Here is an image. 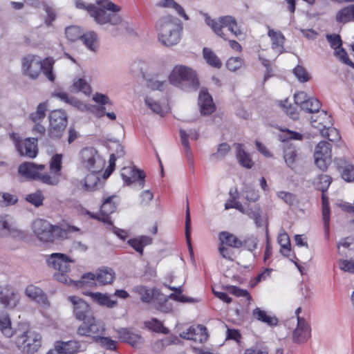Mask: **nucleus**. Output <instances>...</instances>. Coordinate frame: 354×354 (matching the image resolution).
<instances>
[{"label": "nucleus", "instance_id": "nucleus-21", "mask_svg": "<svg viewBox=\"0 0 354 354\" xmlns=\"http://www.w3.org/2000/svg\"><path fill=\"white\" fill-rule=\"evenodd\" d=\"M68 299L73 306V315L77 319L82 321L92 315L89 313L88 305L82 299L76 296H70Z\"/></svg>", "mask_w": 354, "mask_h": 354}, {"label": "nucleus", "instance_id": "nucleus-59", "mask_svg": "<svg viewBox=\"0 0 354 354\" xmlns=\"http://www.w3.org/2000/svg\"><path fill=\"white\" fill-rule=\"evenodd\" d=\"M243 59L239 57H230L226 62L227 68L231 71H235L243 65Z\"/></svg>", "mask_w": 354, "mask_h": 354}, {"label": "nucleus", "instance_id": "nucleus-60", "mask_svg": "<svg viewBox=\"0 0 354 354\" xmlns=\"http://www.w3.org/2000/svg\"><path fill=\"white\" fill-rule=\"evenodd\" d=\"M334 54L343 63L354 68V63L349 59L347 53L344 48L341 47L338 49H336L334 52Z\"/></svg>", "mask_w": 354, "mask_h": 354}, {"label": "nucleus", "instance_id": "nucleus-15", "mask_svg": "<svg viewBox=\"0 0 354 354\" xmlns=\"http://www.w3.org/2000/svg\"><path fill=\"white\" fill-rule=\"evenodd\" d=\"M20 302V295L10 285L0 286V304L7 309L16 308Z\"/></svg>", "mask_w": 354, "mask_h": 354}, {"label": "nucleus", "instance_id": "nucleus-19", "mask_svg": "<svg viewBox=\"0 0 354 354\" xmlns=\"http://www.w3.org/2000/svg\"><path fill=\"white\" fill-rule=\"evenodd\" d=\"M121 176L127 185L139 180L140 186L142 188L144 187L145 174L142 170L138 169L134 167H124L121 170Z\"/></svg>", "mask_w": 354, "mask_h": 354}, {"label": "nucleus", "instance_id": "nucleus-12", "mask_svg": "<svg viewBox=\"0 0 354 354\" xmlns=\"http://www.w3.org/2000/svg\"><path fill=\"white\" fill-rule=\"evenodd\" d=\"M82 321L77 329V334L80 336L93 337L95 341V337H100L105 331L104 323L96 319L93 315Z\"/></svg>", "mask_w": 354, "mask_h": 354}, {"label": "nucleus", "instance_id": "nucleus-64", "mask_svg": "<svg viewBox=\"0 0 354 354\" xmlns=\"http://www.w3.org/2000/svg\"><path fill=\"white\" fill-rule=\"evenodd\" d=\"M339 268L340 270L354 273V261L352 260L339 259L338 261Z\"/></svg>", "mask_w": 354, "mask_h": 354}, {"label": "nucleus", "instance_id": "nucleus-44", "mask_svg": "<svg viewBox=\"0 0 354 354\" xmlns=\"http://www.w3.org/2000/svg\"><path fill=\"white\" fill-rule=\"evenodd\" d=\"M71 91L73 92H82L85 95H90L91 88L90 85L83 78H79L74 81Z\"/></svg>", "mask_w": 354, "mask_h": 354}, {"label": "nucleus", "instance_id": "nucleus-25", "mask_svg": "<svg viewBox=\"0 0 354 354\" xmlns=\"http://www.w3.org/2000/svg\"><path fill=\"white\" fill-rule=\"evenodd\" d=\"M198 105L203 115H209L215 110L212 96L205 90H201L199 93Z\"/></svg>", "mask_w": 354, "mask_h": 354}, {"label": "nucleus", "instance_id": "nucleus-47", "mask_svg": "<svg viewBox=\"0 0 354 354\" xmlns=\"http://www.w3.org/2000/svg\"><path fill=\"white\" fill-rule=\"evenodd\" d=\"M133 292L137 293L142 302L148 303L153 297V294L149 288L144 286H137L133 288Z\"/></svg>", "mask_w": 354, "mask_h": 354}, {"label": "nucleus", "instance_id": "nucleus-20", "mask_svg": "<svg viewBox=\"0 0 354 354\" xmlns=\"http://www.w3.org/2000/svg\"><path fill=\"white\" fill-rule=\"evenodd\" d=\"M45 169L43 164L37 165L31 162H25L18 167L19 174L24 178L30 180H38L40 171Z\"/></svg>", "mask_w": 354, "mask_h": 354}, {"label": "nucleus", "instance_id": "nucleus-13", "mask_svg": "<svg viewBox=\"0 0 354 354\" xmlns=\"http://www.w3.org/2000/svg\"><path fill=\"white\" fill-rule=\"evenodd\" d=\"M41 335L34 331L26 330L17 335L15 343L19 348L27 353L37 352L41 346Z\"/></svg>", "mask_w": 354, "mask_h": 354}, {"label": "nucleus", "instance_id": "nucleus-7", "mask_svg": "<svg viewBox=\"0 0 354 354\" xmlns=\"http://www.w3.org/2000/svg\"><path fill=\"white\" fill-rule=\"evenodd\" d=\"M48 266L55 270L54 278L63 283L69 286H76L77 281H73L68 277V272L71 271V265L74 261L67 255L62 253H53L46 259Z\"/></svg>", "mask_w": 354, "mask_h": 354}, {"label": "nucleus", "instance_id": "nucleus-1", "mask_svg": "<svg viewBox=\"0 0 354 354\" xmlns=\"http://www.w3.org/2000/svg\"><path fill=\"white\" fill-rule=\"evenodd\" d=\"M32 230L39 241L53 242L57 239H68L71 233L78 232L80 229L68 224L52 225L46 220L37 219L32 224Z\"/></svg>", "mask_w": 354, "mask_h": 354}, {"label": "nucleus", "instance_id": "nucleus-26", "mask_svg": "<svg viewBox=\"0 0 354 354\" xmlns=\"http://www.w3.org/2000/svg\"><path fill=\"white\" fill-rule=\"evenodd\" d=\"M268 35L271 39L272 48L278 54L284 52L285 37L279 30L268 28Z\"/></svg>", "mask_w": 354, "mask_h": 354}, {"label": "nucleus", "instance_id": "nucleus-42", "mask_svg": "<svg viewBox=\"0 0 354 354\" xmlns=\"http://www.w3.org/2000/svg\"><path fill=\"white\" fill-rule=\"evenodd\" d=\"M48 105L46 102H42L37 105L35 111L31 113L29 115L30 120L32 122H41L46 117Z\"/></svg>", "mask_w": 354, "mask_h": 354}, {"label": "nucleus", "instance_id": "nucleus-34", "mask_svg": "<svg viewBox=\"0 0 354 354\" xmlns=\"http://www.w3.org/2000/svg\"><path fill=\"white\" fill-rule=\"evenodd\" d=\"M317 113L319 114L316 116V118H314L313 117L311 118V123L313 126L321 130L332 125L331 117L326 111H322L319 112V110Z\"/></svg>", "mask_w": 354, "mask_h": 354}, {"label": "nucleus", "instance_id": "nucleus-2", "mask_svg": "<svg viewBox=\"0 0 354 354\" xmlns=\"http://www.w3.org/2000/svg\"><path fill=\"white\" fill-rule=\"evenodd\" d=\"M54 64L55 60L52 57H46L41 60L37 55H28L21 59V72L30 79L36 80L43 71L46 77L53 82L55 80L53 71Z\"/></svg>", "mask_w": 354, "mask_h": 354}, {"label": "nucleus", "instance_id": "nucleus-39", "mask_svg": "<svg viewBox=\"0 0 354 354\" xmlns=\"http://www.w3.org/2000/svg\"><path fill=\"white\" fill-rule=\"evenodd\" d=\"M0 330L7 337H11L14 334L10 319L8 315L3 312L0 313Z\"/></svg>", "mask_w": 354, "mask_h": 354}, {"label": "nucleus", "instance_id": "nucleus-57", "mask_svg": "<svg viewBox=\"0 0 354 354\" xmlns=\"http://www.w3.org/2000/svg\"><path fill=\"white\" fill-rule=\"evenodd\" d=\"M145 102L146 105L154 113L160 115V116H162L164 114L163 109L160 104L154 100L153 99L146 97L145 100Z\"/></svg>", "mask_w": 354, "mask_h": 354}, {"label": "nucleus", "instance_id": "nucleus-58", "mask_svg": "<svg viewBox=\"0 0 354 354\" xmlns=\"http://www.w3.org/2000/svg\"><path fill=\"white\" fill-rule=\"evenodd\" d=\"M231 147L225 142L218 145L216 152L212 154V157L215 159H222L224 158L230 151Z\"/></svg>", "mask_w": 354, "mask_h": 354}, {"label": "nucleus", "instance_id": "nucleus-24", "mask_svg": "<svg viewBox=\"0 0 354 354\" xmlns=\"http://www.w3.org/2000/svg\"><path fill=\"white\" fill-rule=\"evenodd\" d=\"M55 349L60 354H76L83 350L80 342L72 340L68 342H56Z\"/></svg>", "mask_w": 354, "mask_h": 354}, {"label": "nucleus", "instance_id": "nucleus-11", "mask_svg": "<svg viewBox=\"0 0 354 354\" xmlns=\"http://www.w3.org/2000/svg\"><path fill=\"white\" fill-rule=\"evenodd\" d=\"M48 118V136L53 139L61 138L68 124L66 113L61 109H56L50 113Z\"/></svg>", "mask_w": 354, "mask_h": 354}, {"label": "nucleus", "instance_id": "nucleus-31", "mask_svg": "<svg viewBox=\"0 0 354 354\" xmlns=\"http://www.w3.org/2000/svg\"><path fill=\"white\" fill-rule=\"evenodd\" d=\"M91 297L93 301L98 305L106 306L109 308H113L117 304V301L113 299V296L107 293L93 292L91 293Z\"/></svg>", "mask_w": 354, "mask_h": 354}, {"label": "nucleus", "instance_id": "nucleus-48", "mask_svg": "<svg viewBox=\"0 0 354 354\" xmlns=\"http://www.w3.org/2000/svg\"><path fill=\"white\" fill-rule=\"evenodd\" d=\"M62 154H55L52 156L50 160V173H55L59 175H62L61 174V169H62Z\"/></svg>", "mask_w": 354, "mask_h": 354}, {"label": "nucleus", "instance_id": "nucleus-37", "mask_svg": "<svg viewBox=\"0 0 354 354\" xmlns=\"http://www.w3.org/2000/svg\"><path fill=\"white\" fill-rule=\"evenodd\" d=\"M234 147L236 149V158L239 163L248 169L251 168L253 166V162L250 158L249 153H248L243 148V145L236 143L234 144Z\"/></svg>", "mask_w": 354, "mask_h": 354}, {"label": "nucleus", "instance_id": "nucleus-22", "mask_svg": "<svg viewBox=\"0 0 354 354\" xmlns=\"http://www.w3.org/2000/svg\"><path fill=\"white\" fill-rule=\"evenodd\" d=\"M24 294L27 297L39 304L44 308H48L50 306V302L46 295L40 288L33 284L26 286Z\"/></svg>", "mask_w": 354, "mask_h": 354}, {"label": "nucleus", "instance_id": "nucleus-52", "mask_svg": "<svg viewBox=\"0 0 354 354\" xmlns=\"http://www.w3.org/2000/svg\"><path fill=\"white\" fill-rule=\"evenodd\" d=\"M65 34L67 39L71 41H75L82 36L80 27L72 26L67 27L65 30Z\"/></svg>", "mask_w": 354, "mask_h": 354}, {"label": "nucleus", "instance_id": "nucleus-55", "mask_svg": "<svg viewBox=\"0 0 354 354\" xmlns=\"http://www.w3.org/2000/svg\"><path fill=\"white\" fill-rule=\"evenodd\" d=\"M18 201L17 196L9 193H0V206L7 207L15 204Z\"/></svg>", "mask_w": 354, "mask_h": 354}, {"label": "nucleus", "instance_id": "nucleus-36", "mask_svg": "<svg viewBox=\"0 0 354 354\" xmlns=\"http://www.w3.org/2000/svg\"><path fill=\"white\" fill-rule=\"evenodd\" d=\"M180 136L181 140V143L183 146L184 147V149L186 151L187 156L189 158L192 156L191 151H190V147L189 145L188 139H191L193 140H196L198 137L199 134L198 131L195 130H190L189 133H187L186 131L183 129L180 130Z\"/></svg>", "mask_w": 354, "mask_h": 354}, {"label": "nucleus", "instance_id": "nucleus-32", "mask_svg": "<svg viewBox=\"0 0 354 354\" xmlns=\"http://www.w3.org/2000/svg\"><path fill=\"white\" fill-rule=\"evenodd\" d=\"M337 248L340 254L354 258V237L348 236L341 239L338 243Z\"/></svg>", "mask_w": 354, "mask_h": 354}, {"label": "nucleus", "instance_id": "nucleus-29", "mask_svg": "<svg viewBox=\"0 0 354 354\" xmlns=\"http://www.w3.org/2000/svg\"><path fill=\"white\" fill-rule=\"evenodd\" d=\"M220 242L223 245L233 248H240L243 247L242 241L236 235L226 231L221 232L218 234Z\"/></svg>", "mask_w": 354, "mask_h": 354}, {"label": "nucleus", "instance_id": "nucleus-35", "mask_svg": "<svg viewBox=\"0 0 354 354\" xmlns=\"http://www.w3.org/2000/svg\"><path fill=\"white\" fill-rule=\"evenodd\" d=\"M81 41L88 50L93 52L97 51L99 48L98 37L94 31H88L83 34Z\"/></svg>", "mask_w": 354, "mask_h": 354}, {"label": "nucleus", "instance_id": "nucleus-43", "mask_svg": "<svg viewBox=\"0 0 354 354\" xmlns=\"http://www.w3.org/2000/svg\"><path fill=\"white\" fill-rule=\"evenodd\" d=\"M277 241L281 245V254L284 257H288L290 253V241L288 234L286 232L279 234Z\"/></svg>", "mask_w": 354, "mask_h": 354}, {"label": "nucleus", "instance_id": "nucleus-4", "mask_svg": "<svg viewBox=\"0 0 354 354\" xmlns=\"http://www.w3.org/2000/svg\"><path fill=\"white\" fill-rule=\"evenodd\" d=\"M80 156L82 167L91 172L84 179V189L87 191L93 190L97 186L98 180L94 174L102 170L105 165V160L93 147L82 149Z\"/></svg>", "mask_w": 354, "mask_h": 354}, {"label": "nucleus", "instance_id": "nucleus-18", "mask_svg": "<svg viewBox=\"0 0 354 354\" xmlns=\"http://www.w3.org/2000/svg\"><path fill=\"white\" fill-rule=\"evenodd\" d=\"M16 147L20 155L34 158L38 153L37 139L28 138L23 141H17Z\"/></svg>", "mask_w": 354, "mask_h": 354}, {"label": "nucleus", "instance_id": "nucleus-54", "mask_svg": "<svg viewBox=\"0 0 354 354\" xmlns=\"http://www.w3.org/2000/svg\"><path fill=\"white\" fill-rule=\"evenodd\" d=\"M95 342L106 349L114 351L116 349V342L107 337H95Z\"/></svg>", "mask_w": 354, "mask_h": 354}, {"label": "nucleus", "instance_id": "nucleus-6", "mask_svg": "<svg viewBox=\"0 0 354 354\" xmlns=\"http://www.w3.org/2000/svg\"><path fill=\"white\" fill-rule=\"evenodd\" d=\"M169 81L172 85L186 92L195 91L199 87L196 72L184 65H177L171 71Z\"/></svg>", "mask_w": 354, "mask_h": 354}, {"label": "nucleus", "instance_id": "nucleus-46", "mask_svg": "<svg viewBox=\"0 0 354 354\" xmlns=\"http://www.w3.org/2000/svg\"><path fill=\"white\" fill-rule=\"evenodd\" d=\"M203 53L204 59L209 65L218 68L221 66L220 59L211 49L204 48Z\"/></svg>", "mask_w": 354, "mask_h": 354}, {"label": "nucleus", "instance_id": "nucleus-5", "mask_svg": "<svg viewBox=\"0 0 354 354\" xmlns=\"http://www.w3.org/2000/svg\"><path fill=\"white\" fill-rule=\"evenodd\" d=\"M156 27L158 39L164 46H171L180 41L182 26L176 19L163 17L158 21Z\"/></svg>", "mask_w": 354, "mask_h": 354}, {"label": "nucleus", "instance_id": "nucleus-14", "mask_svg": "<svg viewBox=\"0 0 354 354\" xmlns=\"http://www.w3.org/2000/svg\"><path fill=\"white\" fill-rule=\"evenodd\" d=\"M331 145L326 141L319 142L315 147V163L322 171H326L331 162Z\"/></svg>", "mask_w": 354, "mask_h": 354}, {"label": "nucleus", "instance_id": "nucleus-30", "mask_svg": "<svg viewBox=\"0 0 354 354\" xmlns=\"http://www.w3.org/2000/svg\"><path fill=\"white\" fill-rule=\"evenodd\" d=\"M127 243L138 252L140 256H142L144 248L152 243V239L148 236H140L129 239Z\"/></svg>", "mask_w": 354, "mask_h": 354}, {"label": "nucleus", "instance_id": "nucleus-49", "mask_svg": "<svg viewBox=\"0 0 354 354\" xmlns=\"http://www.w3.org/2000/svg\"><path fill=\"white\" fill-rule=\"evenodd\" d=\"M26 200L36 207H39L43 205L44 196L39 190L28 194L26 196Z\"/></svg>", "mask_w": 354, "mask_h": 354}, {"label": "nucleus", "instance_id": "nucleus-38", "mask_svg": "<svg viewBox=\"0 0 354 354\" xmlns=\"http://www.w3.org/2000/svg\"><path fill=\"white\" fill-rule=\"evenodd\" d=\"M54 95L57 98L60 99L62 101H64L66 103H68L81 111H84L87 109V106L85 104L82 103V102H80V100H77L73 97L69 96L65 92H56L54 93Z\"/></svg>", "mask_w": 354, "mask_h": 354}, {"label": "nucleus", "instance_id": "nucleus-41", "mask_svg": "<svg viewBox=\"0 0 354 354\" xmlns=\"http://www.w3.org/2000/svg\"><path fill=\"white\" fill-rule=\"evenodd\" d=\"M354 19V4L341 9L336 15V20L339 23H346Z\"/></svg>", "mask_w": 354, "mask_h": 354}, {"label": "nucleus", "instance_id": "nucleus-17", "mask_svg": "<svg viewBox=\"0 0 354 354\" xmlns=\"http://www.w3.org/2000/svg\"><path fill=\"white\" fill-rule=\"evenodd\" d=\"M311 337V327L304 317H298L297 327L292 332V339L296 344L306 342Z\"/></svg>", "mask_w": 354, "mask_h": 354}, {"label": "nucleus", "instance_id": "nucleus-33", "mask_svg": "<svg viewBox=\"0 0 354 354\" xmlns=\"http://www.w3.org/2000/svg\"><path fill=\"white\" fill-rule=\"evenodd\" d=\"M252 316L255 319L270 326H276L278 323V319L275 316L268 315L266 311L258 307L253 310Z\"/></svg>", "mask_w": 354, "mask_h": 354}, {"label": "nucleus", "instance_id": "nucleus-8", "mask_svg": "<svg viewBox=\"0 0 354 354\" xmlns=\"http://www.w3.org/2000/svg\"><path fill=\"white\" fill-rule=\"evenodd\" d=\"M203 15L205 24L212 28L216 35L225 40H227L228 37L223 31L224 28H227L235 37H239L243 35V31L238 26L236 19L232 16L227 15L214 19L207 13H203Z\"/></svg>", "mask_w": 354, "mask_h": 354}, {"label": "nucleus", "instance_id": "nucleus-40", "mask_svg": "<svg viewBox=\"0 0 354 354\" xmlns=\"http://www.w3.org/2000/svg\"><path fill=\"white\" fill-rule=\"evenodd\" d=\"M322 218L324 221L325 233L328 235L329 234V223H330V207L328 197L324 193L322 196Z\"/></svg>", "mask_w": 354, "mask_h": 354}, {"label": "nucleus", "instance_id": "nucleus-62", "mask_svg": "<svg viewBox=\"0 0 354 354\" xmlns=\"http://www.w3.org/2000/svg\"><path fill=\"white\" fill-rule=\"evenodd\" d=\"M147 327L156 332H161L162 333H167L168 330L163 327L161 322L156 319H152L151 321L146 323Z\"/></svg>", "mask_w": 354, "mask_h": 354}, {"label": "nucleus", "instance_id": "nucleus-10", "mask_svg": "<svg viewBox=\"0 0 354 354\" xmlns=\"http://www.w3.org/2000/svg\"><path fill=\"white\" fill-rule=\"evenodd\" d=\"M115 279V272L111 268L98 270L95 274L88 272L83 274L82 279L77 281V287L84 286L106 285L113 282Z\"/></svg>", "mask_w": 354, "mask_h": 354}, {"label": "nucleus", "instance_id": "nucleus-9", "mask_svg": "<svg viewBox=\"0 0 354 354\" xmlns=\"http://www.w3.org/2000/svg\"><path fill=\"white\" fill-rule=\"evenodd\" d=\"M278 138L281 142H286L283 146V158L286 165L292 169L296 167L299 160L298 151L295 146L289 143V141L292 140H302L304 136L297 131L282 129Z\"/></svg>", "mask_w": 354, "mask_h": 354}, {"label": "nucleus", "instance_id": "nucleus-56", "mask_svg": "<svg viewBox=\"0 0 354 354\" xmlns=\"http://www.w3.org/2000/svg\"><path fill=\"white\" fill-rule=\"evenodd\" d=\"M258 239L254 235L246 236L243 241V246H244L248 251H254L258 245Z\"/></svg>", "mask_w": 354, "mask_h": 354}, {"label": "nucleus", "instance_id": "nucleus-28", "mask_svg": "<svg viewBox=\"0 0 354 354\" xmlns=\"http://www.w3.org/2000/svg\"><path fill=\"white\" fill-rule=\"evenodd\" d=\"M117 332L121 341L127 342L133 347H137L142 342V338L139 335L131 333L127 328H121Z\"/></svg>", "mask_w": 354, "mask_h": 354}, {"label": "nucleus", "instance_id": "nucleus-45", "mask_svg": "<svg viewBox=\"0 0 354 354\" xmlns=\"http://www.w3.org/2000/svg\"><path fill=\"white\" fill-rule=\"evenodd\" d=\"M60 176V175L55 173H40L37 180L48 185L55 186L59 184Z\"/></svg>", "mask_w": 354, "mask_h": 354}, {"label": "nucleus", "instance_id": "nucleus-63", "mask_svg": "<svg viewBox=\"0 0 354 354\" xmlns=\"http://www.w3.org/2000/svg\"><path fill=\"white\" fill-rule=\"evenodd\" d=\"M277 196L289 205H293L297 202L296 196L290 192H279Z\"/></svg>", "mask_w": 354, "mask_h": 354}, {"label": "nucleus", "instance_id": "nucleus-50", "mask_svg": "<svg viewBox=\"0 0 354 354\" xmlns=\"http://www.w3.org/2000/svg\"><path fill=\"white\" fill-rule=\"evenodd\" d=\"M321 134L323 137L326 138L331 142H336L340 139V134L339 131L330 126L326 129H321Z\"/></svg>", "mask_w": 354, "mask_h": 354}, {"label": "nucleus", "instance_id": "nucleus-23", "mask_svg": "<svg viewBox=\"0 0 354 354\" xmlns=\"http://www.w3.org/2000/svg\"><path fill=\"white\" fill-rule=\"evenodd\" d=\"M115 196H111L104 199L100 207V216H102V222L113 225L110 215L113 213L117 208L116 203L113 201Z\"/></svg>", "mask_w": 354, "mask_h": 354}, {"label": "nucleus", "instance_id": "nucleus-3", "mask_svg": "<svg viewBox=\"0 0 354 354\" xmlns=\"http://www.w3.org/2000/svg\"><path fill=\"white\" fill-rule=\"evenodd\" d=\"M99 6H88L87 11L98 24H110L112 26L125 25L122 17L117 14L121 8L109 0H97Z\"/></svg>", "mask_w": 354, "mask_h": 354}, {"label": "nucleus", "instance_id": "nucleus-53", "mask_svg": "<svg viewBox=\"0 0 354 354\" xmlns=\"http://www.w3.org/2000/svg\"><path fill=\"white\" fill-rule=\"evenodd\" d=\"M194 336L193 337V341L199 343H203L207 341L208 335L207 332V328L203 325H198L196 326Z\"/></svg>", "mask_w": 354, "mask_h": 354}, {"label": "nucleus", "instance_id": "nucleus-27", "mask_svg": "<svg viewBox=\"0 0 354 354\" xmlns=\"http://www.w3.org/2000/svg\"><path fill=\"white\" fill-rule=\"evenodd\" d=\"M10 235L14 238H19L23 236V232L14 228L8 221L6 216H0V236Z\"/></svg>", "mask_w": 354, "mask_h": 354}, {"label": "nucleus", "instance_id": "nucleus-61", "mask_svg": "<svg viewBox=\"0 0 354 354\" xmlns=\"http://www.w3.org/2000/svg\"><path fill=\"white\" fill-rule=\"evenodd\" d=\"M293 73L301 82H306L310 80V76L305 68L301 66H297L293 69Z\"/></svg>", "mask_w": 354, "mask_h": 354}, {"label": "nucleus", "instance_id": "nucleus-16", "mask_svg": "<svg viewBox=\"0 0 354 354\" xmlns=\"http://www.w3.org/2000/svg\"><path fill=\"white\" fill-rule=\"evenodd\" d=\"M295 102L306 112H317L322 106L321 102L315 97H308L304 91H300L294 95Z\"/></svg>", "mask_w": 354, "mask_h": 354}, {"label": "nucleus", "instance_id": "nucleus-51", "mask_svg": "<svg viewBox=\"0 0 354 354\" xmlns=\"http://www.w3.org/2000/svg\"><path fill=\"white\" fill-rule=\"evenodd\" d=\"M331 183V178L326 174L319 176L315 182L316 187L324 193L328 189Z\"/></svg>", "mask_w": 354, "mask_h": 354}]
</instances>
